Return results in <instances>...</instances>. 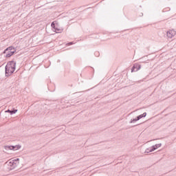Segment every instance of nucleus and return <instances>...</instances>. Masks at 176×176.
Here are the masks:
<instances>
[{
    "label": "nucleus",
    "instance_id": "nucleus-13",
    "mask_svg": "<svg viewBox=\"0 0 176 176\" xmlns=\"http://www.w3.org/2000/svg\"><path fill=\"white\" fill-rule=\"evenodd\" d=\"M141 82H144V80H139L138 83H141Z\"/></svg>",
    "mask_w": 176,
    "mask_h": 176
},
{
    "label": "nucleus",
    "instance_id": "nucleus-11",
    "mask_svg": "<svg viewBox=\"0 0 176 176\" xmlns=\"http://www.w3.org/2000/svg\"><path fill=\"white\" fill-rule=\"evenodd\" d=\"M152 147H149L147 149H146L144 153H151V152H153V151H151Z\"/></svg>",
    "mask_w": 176,
    "mask_h": 176
},
{
    "label": "nucleus",
    "instance_id": "nucleus-2",
    "mask_svg": "<svg viewBox=\"0 0 176 176\" xmlns=\"http://www.w3.org/2000/svg\"><path fill=\"white\" fill-rule=\"evenodd\" d=\"M6 164L8 166L9 170H14V168H16V167L20 164V159L9 160L6 162Z\"/></svg>",
    "mask_w": 176,
    "mask_h": 176
},
{
    "label": "nucleus",
    "instance_id": "nucleus-8",
    "mask_svg": "<svg viewBox=\"0 0 176 176\" xmlns=\"http://www.w3.org/2000/svg\"><path fill=\"white\" fill-rule=\"evenodd\" d=\"M160 146H162V143L157 144L151 146V151H153V152L154 151H156V149H158V148H160Z\"/></svg>",
    "mask_w": 176,
    "mask_h": 176
},
{
    "label": "nucleus",
    "instance_id": "nucleus-7",
    "mask_svg": "<svg viewBox=\"0 0 176 176\" xmlns=\"http://www.w3.org/2000/svg\"><path fill=\"white\" fill-rule=\"evenodd\" d=\"M57 25H56V23L54 22H53L52 24H51V27L52 28H54V30H56V32H61L63 31V28H57Z\"/></svg>",
    "mask_w": 176,
    "mask_h": 176
},
{
    "label": "nucleus",
    "instance_id": "nucleus-14",
    "mask_svg": "<svg viewBox=\"0 0 176 176\" xmlns=\"http://www.w3.org/2000/svg\"><path fill=\"white\" fill-rule=\"evenodd\" d=\"M67 45H73V43H72V42H70V43H69Z\"/></svg>",
    "mask_w": 176,
    "mask_h": 176
},
{
    "label": "nucleus",
    "instance_id": "nucleus-9",
    "mask_svg": "<svg viewBox=\"0 0 176 176\" xmlns=\"http://www.w3.org/2000/svg\"><path fill=\"white\" fill-rule=\"evenodd\" d=\"M6 113H10V115H13V113H16L17 112V109L13 110V111H10V110H7L5 111Z\"/></svg>",
    "mask_w": 176,
    "mask_h": 176
},
{
    "label": "nucleus",
    "instance_id": "nucleus-12",
    "mask_svg": "<svg viewBox=\"0 0 176 176\" xmlns=\"http://www.w3.org/2000/svg\"><path fill=\"white\" fill-rule=\"evenodd\" d=\"M139 120H137V118L133 119L130 121V123H134V122H137Z\"/></svg>",
    "mask_w": 176,
    "mask_h": 176
},
{
    "label": "nucleus",
    "instance_id": "nucleus-10",
    "mask_svg": "<svg viewBox=\"0 0 176 176\" xmlns=\"http://www.w3.org/2000/svg\"><path fill=\"white\" fill-rule=\"evenodd\" d=\"M146 116V113H144L143 114L140 115L137 117V120H140V119H142V118H145Z\"/></svg>",
    "mask_w": 176,
    "mask_h": 176
},
{
    "label": "nucleus",
    "instance_id": "nucleus-4",
    "mask_svg": "<svg viewBox=\"0 0 176 176\" xmlns=\"http://www.w3.org/2000/svg\"><path fill=\"white\" fill-rule=\"evenodd\" d=\"M14 52H16L14 48H13V47H10L4 51V54H6V57H12V56L14 54Z\"/></svg>",
    "mask_w": 176,
    "mask_h": 176
},
{
    "label": "nucleus",
    "instance_id": "nucleus-1",
    "mask_svg": "<svg viewBox=\"0 0 176 176\" xmlns=\"http://www.w3.org/2000/svg\"><path fill=\"white\" fill-rule=\"evenodd\" d=\"M16 71V62L10 61L6 66V76H10Z\"/></svg>",
    "mask_w": 176,
    "mask_h": 176
},
{
    "label": "nucleus",
    "instance_id": "nucleus-6",
    "mask_svg": "<svg viewBox=\"0 0 176 176\" xmlns=\"http://www.w3.org/2000/svg\"><path fill=\"white\" fill-rule=\"evenodd\" d=\"M141 69V65L135 64L132 67L131 72H135L137 71H140Z\"/></svg>",
    "mask_w": 176,
    "mask_h": 176
},
{
    "label": "nucleus",
    "instance_id": "nucleus-3",
    "mask_svg": "<svg viewBox=\"0 0 176 176\" xmlns=\"http://www.w3.org/2000/svg\"><path fill=\"white\" fill-rule=\"evenodd\" d=\"M3 148L6 152L9 151H19V149H21V145L17 144L15 146H4Z\"/></svg>",
    "mask_w": 176,
    "mask_h": 176
},
{
    "label": "nucleus",
    "instance_id": "nucleus-5",
    "mask_svg": "<svg viewBox=\"0 0 176 176\" xmlns=\"http://www.w3.org/2000/svg\"><path fill=\"white\" fill-rule=\"evenodd\" d=\"M176 34V31L174 30H169L166 32V36L171 39V38H174V36Z\"/></svg>",
    "mask_w": 176,
    "mask_h": 176
}]
</instances>
